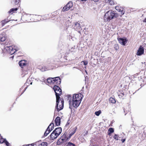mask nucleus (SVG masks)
<instances>
[{"instance_id":"1","label":"nucleus","mask_w":146,"mask_h":146,"mask_svg":"<svg viewBox=\"0 0 146 146\" xmlns=\"http://www.w3.org/2000/svg\"><path fill=\"white\" fill-rule=\"evenodd\" d=\"M62 131V128L61 127H58L56 128L51 133L50 136L46 139H45V141H48V139L54 140L56 139L60 135Z\"/></svg>"},{"instance_id":"52","label":"nucleus","mask_w":146,"mask_h":146,"mask_svg":"<svg viewBox=\"0 0 146 146\" xmlns=\"http://www.w3.org/2000/svg\"><path fill=\"white\" fill-rule=\"evenodd\" d=\"M99 0H94V1L95 2H98Z\"/></svg>"},{"instance_id":"45","label":"nucleus","mask_w":146,"mask_h":146,"mask_svg":"<svg viewBox=\"0 0 146 146\" xmlns=\"http://www.w3.org/2000/svg\"><path fill=\"white\" fill-rule=\"evenodd\" d=\"M30 80H27V81H26V83L25 84H25H26V85H27V83H28V84H29V82H30Z\"/></svg>"},{"instance_id":"16","label":"nucleus","mask_w":146,"mask_h":146,"mask_svg":"<svg viewBox=\"0 0 146 146\" xmlns=\"http://www.w3.org/2000/svg\"><path fill=\"white\" fill-rule=\"evenodd\" d=\"M77 129V128L76 127L73 128L72 132L69 134L68 137L69 139H70L71 137L75 133Z\"/></svg>"},{"instance_id":"58","label":"nucleus","mask_w":146,"mask_h":146,"mask_svg":"<svg viewBox=\"0 0 146 146\" xmlns=\"http://www.w3.org/2000/svg\"><path fill=\"white\" fill-rule=\"evenodd\" d=\"M0 136H1V139H3V137H2L1 136V134H0Z\"/></svg>"},{"instance_id":"51","label":"nucleus","mask_w":146,"mask_h":146,"mask_svg":"<svg viewBox=\"0 0 146 146\" xmlns=\"http://www.w3.org/2000/svg\"><path fill=\"white\" fill-rule=\"evenodd\" d=\"M143 22L146 23V18H145L144 20L143 21Z\"/></svg>"},{"instance_id":"24","label":"nucleus","mask_w":146,"mask_h":146,"mask_svg":"<svg viewBox=\"0 0 146 146\" xmlns=\"http://www.w3.org/2000/svg\"><path fill=\"white\" fill-rule=\"evenodd\" d=\"M114 97H111L109 99L110 102L113 104H115L116 102V101Z\"/></svg>"},{"instance_id":"7","label":"nucleus","mask_w":146,"mask_h":146,"mask_svg":"<svg viewBox=\"0 0 146 146\" xmlns=\"http://www.w3.org/2000/svg\"><path fill=\"white\" fill-rule=\"evenodd\" d=\"M117 39L119 43L123 46H125L127 41V40L125 37H123L122 38L118 37L117 38Z\"/></svg>"},{"instance_id":"9","label":"nucleus","mask_w":146,"mask_h":146,"mask_svg":"<svg viewBox=\"0 0 146 146\" xmlns=\"http://www.w3.org/2000/svg\"><path fill=\"white\" fill-rule=\"evenodd\" d=\"M81 103L80 101H78L72 99V105L74 108L78 107Z\"/></svg>"},{"instance_id":"49","label":"nucleus","mask_w":146,"mask_h":146,"mask_svg":"<svg viewBox=\"0 0 146 146\" xmlns=\"http://www.w3.org/2000/svg\"><path fill=\"white\" fill-rule=\"evenodd\" d=\"M24 87V86H23L21 87V88H20V90H19V91H21V90H22L23 88Z\"/></svg>"},{"instance_id":"47","label":"nucleus","mask_w":146,"mask_h":146,"mask_svg":"<svg viewBox=\"0 0 146 146\" xmlns=\"http://www.w3.org/2000/svg\"><path fill=\"white\" fill-rule=\"evenodd\" d=\"M29 146H34V143H32L30 144H28V145Z\"/></svg>"},{"instance_id":"18","label":"nucleus","mask_w":146,"mask_h":146,"mask_svg":"<svg viewBox=\"0 0 146 146\" xmlns=\"http://www.w3.org/2000/svg\"><path fill=\"white\" fill-rule=\"evenodd\" d=\"M9 48L10 50H11V51L10 52L9 54L11 55H12L14 54L17 51V50L16 49H14L11 46H9Z\"/></svg>"},{"instance_id":"12","label":"nucleus","mask_w":146,"mask_h":146,"mask_svg":"<svg viewBox=\"0 0 146 146\" xmlns=\"http://www.w3.org/2000/svg\"><path fill=\"white\" fill-rule=\"evenodd\" d=\"M81 94H74L73 95L72 97V99L75 100H77L78 101H81L82 100V98L81 97H80Z\"/></svg>"},{"instance_id":"6","label":"nucleus","mask_w":146,"mask_h":146,"mask_svg":"<svg viewBox=\"0 0 146 146\" xmlns=\"http://www.w3.org/2000/svg\"><path fill=\"white\" fill-rule=\"evenodd\" d=\"M58 85H55L53 87V89L55 93L56 97L60 98L62 94V90L60 87L58 86Z\"/></svg>"},{"instance_id":"36","label":"nucleus","mask_w":146,"mask_h":146,"mask_svg":"<svg viewBox=\"0 0 146 146\" xmlns=\"http://www.w3.org/2000/svg\"><path fill=\"white\" fill-rule=\"evenodd\" d=\"M81 62H83L84 65L85 66L86 65L88 64V62L87 61H82Z\"/></svg>"},{"instance_id":"14","label":"nucleus","mask_w":146,"mask_h":146,"mask_svg":"<svg viewBox=\"0 0 146 146\" xmlns=\"http://www.w3.org/2000/svg\"><path fill=\"white\" fill-rule=\"evenodd\" d=\"M42 72H44L46 70H50L49 67H47L45 66H40L38 68Z\"/></svg>"},{"instance_id":"57","label":"nucleus","mask_w":146,"mask_h":146,"mask_svg":"<svg viewBox=\"0 0 146 146\" xmlns=\"http://www.w3.org/2000/svg\"><path fill=\"white\" fill-rule=\"evenodd\" d=\"M29 146V145H24L23 146Z\"/></svg>"},{"instance_id":"41","label":"nucleus","mask_w":146,"mask_h":146,"mask_svg":"<svg viewBox=\"0 0 146 146\" xmlns=\"http://www.w3.org/2000/svg\"><path fill=\"white\" fill-rule=\"evenodd\" d=\"M125 140H126V139L124 138V139H122L121 140V141H122V143H123L125 141Z\"/></svg>"},{"instance_id":"63","label":"nucleus","mask_w":146,"mask_h":146,"mask_svg":"<svg viewBox=\"0 0 146 146\" xmlns=\"http://www.w3.org/2000/svg\"><path fill=\"white\" fill-rule=\"evenodd\" d=\"M59 107L60 108H60V107H61V105H60Z\"/></svg>"},{"instance_id":"38","label":"nucleus","mask_w":146,"mask_h":146,"mask_svg":"<svg viewBox=\"0 0 146 146\" xmlns=\"http://www.w3.org/2000/svg\"><path fill=\"white\" fill-rule=\"evenodd\" d=\"M109 3L111 5H113L114 3L113 1L111 0L109 1Z\"/></svg>"},{"instance_id":"10","label":"nucleus","mask_w":146,"mask_h":146,"mask_svg":"<svg viewBox=\"0 0 146 146\" xmlns=\"http://www.w3.org/2000/svg\"><path fill=\"white\" fill-rule=\"evenodd\" d=\"M144 49L143 47L141 46H140L137 51L136 55L137 56H141L144 54Z\"/></svg>"},{"instance_id":"50","label":"nucleus","mask_w":146,"mask_h":146,"mask_svg":"<svg viewBox=\"0 0 146 146\" xmlns=\"http://www.w3.org/2000/svg\"><path fill=\"white\" fill-rule=\"evenodd\" d=\"M88 131H87L86 132V133H85L84 134V136H85L86 135H87L88 134Z\"/></svg>"},{"instance_id":"62","label":"nucleus","mask_w":146,"mask_h":146,"mask_svg":"<svg viewBox=\"0 0 146 146\" xmlns=\"http://www.w3.org/2000/svg\"><path fill=\"white\" fill-rule=\"evenodd\" d=\"M84 68L85 69H86V66H85V67H84Z\"/></svg>"},{"instance_id":"59","label":"nucleus","mask_w":146,"mask_h":146,"mask_svg":"<svg viewBox=\"0 0 146 146\" xmlns=\"http://www.w3.org/2000/svg\"><path fill=\"white\" fill-rule=\"evenodd\" d=\"M118 96H121V97H122V96H121L120 95H118Z\"/></svg>"},{"instance_id":"27","label":"nucleus","mask_w":146,"mask_h":146,"mask_svg":"<svg viewBox=\"0 0 146 146\" xmlns=\"http://www.w3.org/2000/svg\"><path fill=\"white\" fill-rule=\"evenodd\" d=\"M122 7H119V6H116L115 7V9L119 12L121 11V10L122 9Z\"/></svg>"},{"instance_id":"61","label":"nucleus","mask_w":146,"mask_h":146,"mask_svg":"<svg viewBox=\"0 0 146 146\" xmlns=\"http://www.w3.org/2000/svg\"><path fill=\"white\" fill-rule=\"evenodd\" d=\"M30 84L31 85H32V82H31Z\"/></svg>"},{"instance_id":"40","label":"nucleus","mask_w":146,"mask_h":146,"mask_svg":"<svg viewBox=\"0 0 146 146\" xmlns=\"http://www.w3.org/2000/svg\"><path fill=\"white\" fill-rule=\"evenodd\" d=\"M29 86V85H27V86L25 88L24 90L22 92L21 94V95L22 94H23V93L25 92V91L26 90V89Z\"/></svg>"},{"instance_id":"43","label":"nucleus","mask_w":146,"mask_h":146,"mask_svg":"<svg viewBox=\"0 0 146 146\" xmlns=\"http://www.w3.org/2000/svg\"><path fill=\"white\" fill-rule=\"evenodd\" d=\"M85 80L86 82L87 80H88V77L87 76H85Z\"/></svg>"},{"instance_id":"31","label":"nucleus","mask_w":146,"mask_h":146,"mask_svg":"<svg viewBox=\"0 0 146 146\" xmlns=\"http://www.w3.org/2000/svg\"><path fill=\"white\" fill-rule=\"evenodd\" d=\"M48 143L46 142H43L41 143L39 146H47Z\"/></svg>"},{"instance_id":"15","label":"nucleus","mask_w":146,"mask_h":146,"mask_svg":"<svg viewBox=\"0 0 146 146\" xmlns=\"http://www.w3.org/2000/svg\"><path fill=\"white\" fill-rule=\"evenodd\" d=\"M74 29L78 30L81 28V27L79 23L78 22H75L74 23Z\"/></svg>"},{"instance_id":"21","label":"nucleus","mask_w":146,"mask_h":146,"mask_svg":"<svg viewBox=\"0 0 146 146\" xmlns=\"http://www.w3.org/2000/svg\"><path fill=\"white\" fill-rule=\"evenodd\" d=\"M18 10V8L17 7L12 8L10 10L8 11V13L9 14H10L11 13H12V14L13 13L17 11Z\"/></svg>"},{"instance_id":"55","label":"nucleus","mask_w":146,"mask_h":146,"mask_svg":"<svg viewBox=\"0 0 146 146\" xmlns=\"http://www.w3.org/2000/svg\"><path fill=\"white\" fill-rule=\"evenodd\" d=\"M74 68H76L77 69H78L76 67H74L73 68V69H74Z\"/></svg>"},{"instance_id":"4","label":"nucleus","mask_w":146,"mask_h":146,"mask_svg":"<svg viewBox=\"0 0 146 146\" xmlns=\"http://www.w3.org/2000/svg\"><path fill=\"white\" fill-rule=\"evenodd\" d=\"M56 98V103L55 109L57 110V111L62 110L64 108V100L62 99H60V98Z\"/></svg>"},{"instance_id":"28","label":"nucleus","mask_w":146,"mask_h":146,"mask_svg":"<svg viewBox=\"0 0 146 146\" xmlns=\"http://www.w3.org/2000/svg\"><path fill=\"white\" fill-rule=\"evenodd\" d=\"M23 73L25 75L27 74L28 73V70H27V69H25L24 68H23Z\"/></svg>"},{"instance_id":"39","label":"nucleus","mask_w":146,"mask_h":146,"mask_svg":"<svg viewBox=\"0 0 146 146\" xmlns=\"http://www.w3.org/2000/svg\"><path fill=\"white\" fill-rule=\"evenodd\" d=\"M70 121V119H69L68 120V121H67V123H66L65 127H67V126L69 124H70V122H69V121Z\"/></svg>"},{"instance_id":"2","label":"nucleus","mask_w":146,"mask_h":146,"mask_svg":"<svg viewBox=\"0 0 146 146\" xmlns=\"http://www.w3.org/2000/svg\"><path fill=\"white\" fill-rule=\"evenodd\" d=\"M44 82L48 83H53L57 85H59L61 82V79L59 77H56L54 78H48L47 80L44 81Z\"/></svg>"},{"instance_id":"13","label":"nucleus","mask_w":146,"mask_h":146,"mask_svg":"<svg viewBox=\"0 0 146 146\" xmlns=\"http://www.w3.org/2000/svg\"><path fill=\"white\" fill-rule=\"evenodd\" d=\"M60 117L59 116L57 117L54 120V123L57 126H59L60 125Z\"/></svg>"},{"instance_id":"42","label":"nucleus","mask_w":146,"mask_h":146,"mask_svg":"<svg viewBox=\"0 0 146 146\" xmlns=\"http://www.w3.org/2000/svg\"><path fill=\"white\" fill-rule=\"evenodd\" d=\"M78 1H80V2H83V3H84L86 1H87V0H77Z\"/></svg>"},{"instance_id":"17","label":"nucleus","mask_w":146,"mask_h":146,"mask_svg":"<svg viewBox=\"0 0 146 146\" xmlns=\"http://www.w3.org/2000/svg\"><path fill=\"white\" fill-rule=\"evenodd\" d=\"M3 140L2 142H1V141H0L1 143H4L6 146H11V144L6 139L3 138Z\"/></svg>"},{"instance_id":"46","label":"nucleus","mask_w":146,"mask_h":146,"mask_svg":"<svg viewBox=\"0 0 146 146\" xmlns=\"http://www.w3.org/2000/svg\"><path fill=\"white\" fill-rule=\"evenodd\" d=\"M123 111H124V112H126L125 113V115H126L127 114V111L126 110L125 111V109L124 108L123 109Z\"/></svg>"},{"instance_id":"30","label":"nucleus","mask_w":146,"mask_h":146,"mask_svg":"<svg viewBox=\"0 0 146 146\" xmlns=\"http://www.w3.org/2000/svg\"><path fill=\"white\" fill-rule=\"evenodd\" d=\"M66 146H76V145L70 142H68Z\"/></svg>"},{"instance_id":"56","label":"nucleus","mask_w":146,"mask_h":146,"mask_svg":"<svg viewBox=\"0 0 146 146\" xmlns=\"http://www.w3.org/2000/svg\"><path fill=\"white\" fill-rule=\"evenodd\" d=\"M131 129H135V128H134L133 127H131Z\"/></svg>"},{"instance_id":"26","label":"nucleus","mask_w":146,"mask_h":146,"mask_svg":"<svg viewBox=\"0 0 146 146\" xmlns=\"http://www.w3.org/2000/svg\"><path fill=\"white\" fill-rule=\"evenodd\" d=\"M50 126H51V128L49 130L50 131H51L54 128V124L52 122L50 124Z\"/></svg>"},{"instance_id":"48","label":"nucleus","mask_w":146,"mask_h":146,"mask_svg":"<svg viewBox=\"0 0 146 146\" xmlns=\"http://www.w3.org/2000/svg\"><path fill=\"white\" fill-rule=\"evenodd\" d=\"M68 98L69 99H71V95H69L68 96Z\"/></svg>"},{"instance_id":"32","label":"nucleus","mask_w":146,"mask_h":146,"mask_svg":"<svg viewBox=\"0 0 146 146\" xmlns=\"http://www.w3.org/2000/svg\"><path fill=\"white\" fill-rule=\"evenodd\" d=\"M69 108L71 110V111H72V106H73L72 105V101L71 100H69Z\"/></svg>"},{"instance_id":"22","label":"nucleus","mask_w":146,"mask_h":146,"mask_svg":"<svg viewBox=\"0 0 146 146\" xmlns=\"http://www.w3.org/2000/svg\"><path fill=\"white\" fill-rule=\"evenodd\" d=\"M5 39L6 38L4 34H1L0 35V41L3 42L5 40Z\"/></svg>"},{"instance_id":"23","label":"nucleus","mask_w":146,"mask_h":146,"mask_svg":"<svg viewBox=\"0 0 146 146\" xmlns=\"http://www.w3.org/2000/svg\"><path fill=\"white\" fill-rule=\"evenodd\" d=\"M139 137L141 139H143L145 137V135L143 134L142 133H140L139 134Z\"/></svg>"},{"instance_id":"54","label":"nucleus","mask_w":146,"mask_h":146,"mask_svg":"<svg viewBox=\"0 0 146 146\" xmlns=\"http://www.w3.org/2000/svg\"><path fill=\"white\" fill-rule=\"evenodd\" d=\"M85 72L86 73V74H87L88 73H87V71L86 70H85Z\"/></svg>"},{"instance_id":"20","label":"nucleus","mask_w":146,"mask_h":146,"mask_svg":"<svg viewBox=\"0 0 146 146\" xmlns=\"http://www.w3.org/2000/svg\"><path fill=\"white\" fill-rule=\"evenodd\" d=\"M9 21H10L8 20V18H7L1 21V25L2 26H3L5 24L9 22Z\"/></svg>"},{"instance_id":"53","label":"nucleus","mask_w":146,"mask_h":146,"mask_svg":"<svg viewBox=\"0 0 146 146\" xmlns=\"http://www.w3.org/2000/svg\"><path fill=\"white\" fill-rule=\"evenodd\" d=\"M120 94H121L123 96L124 95V93L123 92H121Z\"/></svg>"},{"instance_id":"37","label":"nucleus","mask_w":146,"mask_h":146,"mask_svg":"<svg viewBox=\"0 0 146 146\" xmlns=\"http://www.w3.org/2000/svg\"><path fill=\"white\" fill-rule=\"evenodd\" d=\"M122 9H121V11H120L121 13V14L122 15H123L125 13V11L122 8Z\"/></svg>"},{"instance_id":"44","label":"nucleus","mask_w":146,"mask_h":146,"mask_svg":"<svg viewBox=\"0 0 146 146\" xmlns=\"http://www.w3.org/2000/svg\"><path fill=\"white\" fill-rule=\"evenodd\" d=\"M50 125H49L48 126L47 128L46 129V130L49 131V130L50 129Z\"/></svg>"},{"instance_id":"35","label":"nucleus","mask_w":146,"mask_h":146,"mask_svg":"<svg viewBox=\"0 0 146 146\" xmlns=\"http://www.w3.org/2000/svg\"><path fill=\"white\" fill-rule=\"evenodd\" d=\"M113 138L116 140H119L118 135L117 134H115L113 136Z\"/></svg>"},{"instance_id":"34","label":"nucleus","mask_w":146,"mask_h":146,"mask_svg":"<svg viewBox=\"0 0 146 146\" xmlns=\"http://www.w3.org/2000/svg\"><path fill=\"white\" fill-rule=\"evenodd\" d=\"M20 1V0H13V2L15 5H16L19 3Z\"/></svg>"},{"instance_id":"33","label":"nucleus","mask_w":146,"mask_h":146,"mask_svg":"<svg viewBox=\"0 0 146 146\" xmlns=\"http://www.w3.org/2000/svg\"><path fill=\"white\" fill-rule=\"evenodd\" d=\"M101 113V111L100 110H99L98 111H96L95 112V114L97 116H98Z\"/></svg>"},{"instance_id":"8","label":"nucleus","mask_w":146,"mask_h":146,"mask_svg":"<svg viewBox=\"0 0 146 146\" xmlns=\"http://www.w3.org/2000/svg\"><path fill=\"white\" fill-rule=\"evenodd\" d=\"M73 6V3L72 1H69L65 6L64 7L62 10L63 11H65L69 10Z\"/></svg>"},{"instance_id":"19","label":"nucleus","mask_w":146,"mask_h":146,"mask_svg":"<svg viewBox=\"0 0 146 146\" xmlns=\"http://www.w3.org/2000/svg\"><path fill=\"white\" fill-rule=\"evenodd\" d=\"M114 129L112 127H110L108 129V134L109 136H110L111 134L114 132Z\"/></svg>"},{"instance_id":"60","label":"nucleus","mask_w":146,"mask_h":146,"mask_svg":"<svg viewBox=\"0 0 146 146\" xmlns=\"http://www.w3.org/2000/svg\"><path fill=\"white\" fill-rule=\"evenodd\" d=\"M39 142V141H37V142H36V143H38Z\"/></svg>"},{"instance_id":"29","label":"nucleus","mask_w":146,"mask_h":146,"mask_svg":"<svg viewBox=\"0 0 146 146\" xmlns=\"http://www.w3.org/2000/svg\"><path fill=\"white\" fill-rule=\"evenodd\" d=\"M50 132V131L49 130V131L46 130L43 136H47Z\"/></svg>"},{"instance_id":"64","label":"nucleus","mask_w":146,"mask_h":146,"mask_svg":"<svg viewBox=\"0 0 146 146\" xmlns=\"http://www.w3.org/2000/svg\"><path fill=\"white\" fill-rule=\"evenodd\" d=\"M89 1H94V0H89Z\"/></svg>"},{"instance_id":"5","label":"nucleus","mask_w":146,"mask_h":146,"mask_svg":"<svg viewBox=\"0 0 146 146\" xmlns=\"http://www.w3.org/2000/svg\"><path fill=\"white\" fill-rule=\"evenodd\" d=\"M67 133L65 132L63 135L61 136L60 138L58 139L57 141L58 144H62L65 143L69 140L68 137Z\"/></svg>"},{"instance_id":"3","label":"nucleus","mask_w":146,"mask_h":146,"mask_svg":"<svg viewBox=\"0 0 146 146\" xmlns=\"http://www.w3.org/2000/svg\"><path fill=\"white\" fill-rule=\"evenodd\" d=\"M118 16V15L115 13L114 11L110 10L107 11L105 14L104 18H106L108 21H110L114 18H116Z\"/></svg>"},{"instance_id":"11","label":"nucleus","mask_w":146,"mask_h":146,"mask_svg":"<svg viewBox=\"0 0 146 146\" xmlns=\"http://www.w3.org/2000/svg\"><path fill=\"white\" fill-rule=\"evenodd\" d=\"M27 60H22L19 61V64L20 67L22 68H24L26 65Z\"/></svg>"},{"instance_id":"25","label":"nucleus","mask_w":146,"mask_h":146,"mask_svg":"<svg viewBox=\"0 0 146 146\" xmlns=\"http://www.w3.org/2000/svg\"><path fill=\"white\" fill-rule=\"evenodd\" d=\"M113 48L115 50L117 51L119 48L118 44H115Z\"/></svg>"}]
</instances>
